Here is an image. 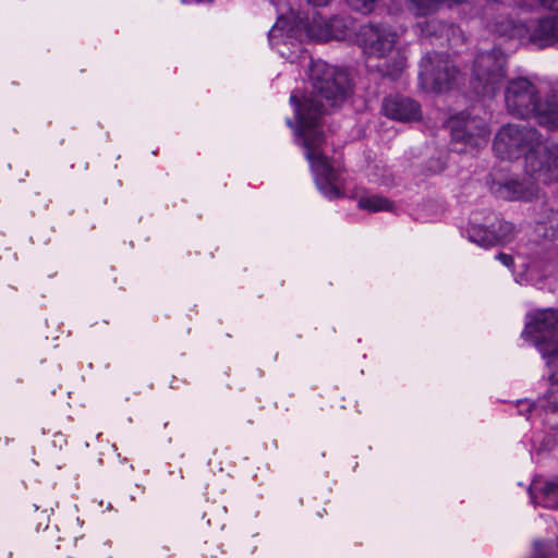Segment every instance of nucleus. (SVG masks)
<instances>
[{"label":"nucleus","mask_w":558,"mask_h":558,"mask_svg":"<svg viewBox=\"0 0 558 558\" xmlns=\"http://www.w3.org/2000/svg\"><path fill=\"white\" fill-rule=\"evenodd\" d=\"M541 93L543 92L526 77L509 81L505 92V101L509 113L522 119H535L542 101Z\"/></svg>","instance_id":"nucleus-9"},{"label":"nucleus","mask_w":558,"mask_h":558,"mask_svg":"<svg viewBox=\"0 0 558 558\" xmlns=\"http://www.w3.org/2000/svg\"><path fill=\"white\" fill-rule=\"evenodd\" d=\"M537 48H547L558 43V16L545 15L527 23L524 40Z\"/></svg>","instance_id":"nucleus-13"},{"label":"nucleus","mask_w":558,"mask_h":558,"mask_svg":"<svg viewBox=\"0 0 558 558\" xmlns=\"http://www.w3.org/2000/svg\"><path fill=\"white\" fill-rule=\"evenodd\" d=\"M287 124H288L289 126H291V128H294V126H293V123H292V121H291L290 119H288V120H287Z\"/></svg>","instance_id":"nucleus-30"},{"label":"nucleus","mask_w":558,"mask_h":558,"mask_svg":"<svg viewBox=\"0 0 558 558\" xmlns=\"http://www.w3.org/2000/svg\"><path fill=\"white\" fill-rule=\"evenodd\" d=\"M308 80L313 89L312 95L299 97L294 90L290 96L296 120V141L305 149V158L311 165L318 190L325 197L335 199L341 196L336 185L340 168L331 165L320 151L325 141L322 118L326 108L323 101L332 108L341 107L353 93V85L347 72L323 60H311Z\"/></svg>","instance_id":"nucleus-1"},{"label":"nucleus","mask_w":558,"mask_h":558,"mask_svg":"<svg viewBox=\"0 0 558 558\" xmlns=\"http://www.w3.org/2000/svg\"><path fill=\"white\" fill-rule=\"evenodd\" d=\"M452 141L464 143L472 148L485 146L489 137V129L486 121L478 117H471L461 112L451 117L448 121Z\"/></svg>","instance_id":"nucleus-10"},{"label":"nucleus","mask_w":558,"mask_h":558,"mask_svg":"<svg viewBox=\"0 0 558 558\" xmlns=\"http://www.w3.org/2000/svg\"><path fill=\"white\" fill-rule=\"evenodd\" d=\"M544 95L534 120L547 130L558 131V88L553 87Z\"/></svg>","instance_id":"nucleus-14"},{"label":"nucleus","mask_w":558,"mask_h":558,"mask_svg":"<svg viewBox=\"0 0 558 558\" xmlns=\"http://www.w3.org/2000/svg\"><path fill=\"white\" fill-rule=\"evenodd\" d=\"M519 408H520L519 409L520 414L530 413V414H537L539 416L543 414V411L541 409V403L536 404L534 402H530L529 400H524V401L519 402Z\"/></svg>","instance_id":"nucleus-24"},{"label":"nucleus","mask_w":558,"mask_h":558,"mask_svg":"<svg viewBox=\"0 0 558 558\" xmlns=\"http://www.w3.org/2000/svg\"><path fill=\"white\" fill-rule=\"evenodd\" d=\"M541 1V4L550 10V11H556L558 12V0H539Z\"/></svg>","instance_id":"nucleus-26"},{"label":"nucleus","mask_w":558,"mask_h":558,"mask_svg":"<svg viewBox=\"0 0 558 558\" xmlns=\"http://www.w3.org/2000/svg\"><path fill=\"white\" fill-rule=\"evenodd\" d=\"M490 229H493L495 235V244L509 243L517 234L514 225L509 221L499 220L497 223H493Z\"/></svg>","instance_id":"nucleus-21"},{"label":"nucleus","mask_w":558,"mask_h":558,"mask_svg":"<svg viewBox=\"0 0 558 558\" xmlns=\"http://www.w3.org/2000/svg\"><path fill=\"white\" fill-rule=\"evenodd\" d=\"M506 77V56L500 49L480 52L473 64L472 86L477 95L494 97Z\"/></svg>","instance_id":"nucleus-7"},{"label":"nucleus","mask_w":558,"mask_h":558,"mask_svg":"<svg viewBox=\"0 0 558 558\" xmlns=\"http://www.w3.org/2000/svg\"><path fill=\"white\" fill-rule=\"evenodd\" d=\"M357 206L372 213L390 211L393 209V204L388 198L379 195L362 196L357 202Z\"/></svg>","instance_id":"nucleus-19"},{"label":"nucleus","mask_w":558,"mask_h":558,"mask_svg":"<svg viewBox=\"0 0 558 558\" xmlns=\"http://www.w3.org/2000/svg\"><path fill=\"white\" fill-rule=\"evenodd\" d=\"M308 3L315 7L327 5L331 0H306Z\"/></svg>","instance_id":"nucleus-27"},{"label":"nucleus","mask_w":558,"mask_h":558,"mask_svg":"<svg viewBox=\"0 0 558 558\" xmlns=\"http://www.w3.org/2000/svg\"><path fill=\"white\" fill-rule=\"evenodd\" d=\"M531 498L544 508L557 509L558 508V476H554L546 481L545 484L538 488L533 486L530 489Z\"/></svg>","instance_id":"nucleus-16"},{"label":"nucleus","mask_w":558,"mask_h":558,"mask_svg":"<svg viewBox=\"0 0 558 558\" xmlns=\"http://www.w3.org/2000/svg\"><path fill=\"white\" fill-rule=\"evenodd\" d=\"M535 232L545 240L558 244V210L545 208L536 219Z\"/></svg>","instance_id":"nucleus-17"},{"label":"nucleus","mask_w":558,"mask_h":558,"mask_svg":"<svg viewBox=\"0 0 558 558\" xmlns=\"http://www.w3.org/2000/svg\"><path fill=\"white\" fill-rule=\"evenodd\" d=\"M533 5L527 2H505L490 0L484 7L483 15L487 31L505 40H524L527 34V22L521 17L523 13H531Z\"/></svg>","instance_id":"nucleus-6"},{"label":"nucleus","mask_w":558,"mask_h":558,"mask_svg":"<svg viewBox=\"0 0 558 558\" xmlns=\"http://www.w3.org/2000/svg\"><path fill=\"white\" fill-rule=\"evenodd\" d=\"M522 179L512 178L504 183L498 184L495 190L496 194L509 201H531L538 195L539 185H547L538 181L535 177L527 174Z\"/></svg>","instance_id":"nucleus-12"},{"label":"nucleus","mask_w":558,"mask_h":558,"mask_svg":"<svg viewBox=\"0 0 558 558\" xmlns=\"http://www.w3.org/2000/svg\"><path fill=\"white\" fill-rule=\"evenodd\" d=\"M377 1L378 0H347L352 9L365 14L371 13L375 9Z\"/></svg>","instance_id":"nucleus-23"},{"label":"nucleus","mask_w":558,"mask_h":558,"mask_svg":"<svg viewBox=\"0 0 558 558\" xmlns=\"http://www.w3.org/2000/svg\"><path fill=\"white\" fill-rule=\"evenodd\" d=\"M537 267H538L537 262H536V260H532V262H530V263L526 265V270H527V271H534V270H536V269H537Z\"/></svg>","instance_id":"nucleus-28"},{"label":"nucleus","mask_w":558,"mask_h":558,"mask_svg":"<svg viewBox=\"0 0 558 558\" xmlns=\"http://www.w3.org/2000/svg\"><path fill=\"white\" fill-rule=\"evenodd\" d=\"M421 33L425 37H442L450 35L454 36L460 33V28L454 26L453 24H448L439 20H428L424 23L420 24Z\"/></svg>","instance_id":"nucleus-18"},{"label":"nucleus","mask_w":558,"mask_h":558,"mask_svg":"<svg viewBox=\"0 0 558 558\" xmlns=\"http://www.w3.org/2000/svg\"><path fill=\"white\" fill-rule=\"evenodd\" d=\"M381 111L387 118L399 122H413L422 118L421 105L404 95H389L384 98Z\"/></svg>","instance_id":"nucleus-11"},{"label":"nucleus","mask_w":558,"mask_h":558,"mask_svg":"<svg viewBox=\"0 0 558 558\" xmlns=\"http://www.w3.org/2000/svg\"><path fill=\"white\" fill-rule=\"evenodd\" d=\"M557 555V546L551 542H534V555L532 558H554Z\"/></svg>","instance_id":"nucleus-22"},{"label":"nucleus","mask_w":558,"mask_h":558,"mask_svg":"<svg viewBox=\"0 0 558 558\" xmlns=\"http://www.w3.org/2000/svg\"><path fill=\"white\" fill-rule=\"evenodd\" d=\"M460 71L456 68L448 54L442 52H427L420 63V80L424 88L442 93L450 89Z\"/></svg>","instance_id":"nucleus-8"},{"label":"nucleus","mask_w":558,"mask_h":558,"mask_svg":"<svg viewBox=\"0 0 558 558\" xmlns=\"http://www.w3.org/2000/svg\"><path fill=\"white\" fill-rule=\"evenodd\" d=\"M549 379L550 388L538 402L544 413V423L550 428H556L558 427V378L551 376V369H549Z\"/></svg>","instance_id":"nucleus-15"},{"label":"nucleus","mask_w":558,"mask_h":558,"mask_svg":"<svg viewBox=\"0 0 558 558\" xmlns=\"http://www.w3.org/2000/svg\"><path fill=\"white\" fill-rule=\"evenodd\" d=\"M444 169V163L441 162H438V165L435 167V168H430V171H433L434 173L436 172H439Z\"/></svg>","instance_id":"nucleus-29"},{"label":"nucleus","mask_w":558,"mask_h":558,"mask_svg":"<svg viewBox=\"0 0 558 558\" xmlns=\"http://www.w3.org/2000/svg\"><path fill=\"white\" fill-rule=\"evenodd\" d=\"M496 258L508 268L513 265V257L509 254L499 253Z\"/></svg>","instance_id":"nucleus-25"},{"label":"nucleus","mask_w":558,"mask_h":558,"mask_svg":"<svg viewBox=\"0 0 558 558\" xmlns=\"http://www.w3.org/2000/svg\"><path fill=\"white\" fill-rule=\"evenodd\" d=\"M493 148L500 159L524 156V170L544 183H558V144H543L542 134L533 126L508 123L497 132Z\"/></svg>","instance_id":"nucleus-2"},{"label":"nucleus","mask_w":558,"mask_h":558,"mask_svg":"<svg viewBox=\"0 0 558 558\" xmlns=\"http://www.w3.org/2000/svg\"><path fill=\"white\" fill-rule=\"evenodd\" d=\"M398 32L388 23H367L360 26L356 44L369 58L388 59L380 68L384 76L397 80L407 66L405 50L399 45Z\"/></svg>","instance_id":"nucleus-3"},{"label":"nucleus","mask_w":558,"mask_h":558,"mask_svg":"<svg viewBox=\"0 0 558 558\" xmlns=\"http://www.w3.org/2000/svg\"><path fill=\"white\" fill-rule=\"evenodd\" d=\"M522 337L533 342L551 369V376L558 378V308L529 313Z\"/></svg>","instance_id":"nucleus-5"},{"label":"nucleus","mask_w":558,"mask_h":558,"mask_svg":"<svg viewBox=\"0 0 558 558\" xmlns=\"http://www.w3.org/2000/svg\"><path fill=\"white\" fill-rule=\"evenodd\" d=\"M288 21L281 14L272 28L269 31V41L274 43L279 37H296L302 40L304 37L315 41L340 40L347 36L351 21L342 16L324 19L317 11L312 10L306 16L294 15Z\"/></svg>","instance_id":"nucleus-4"},{"label":"nucleus","mask_w":558,"mask_h":558,"mask_svg":"<svg viewBox=\"0 0 558 558\" xmlns=\"http://www.w3.org/2000/svg\"><path fill=\"white\" fill-rule=\"evenodd\" d=\"M470 241L480 246L488 247L495 245V235L493 229L481 225L472 223L468 230Z\"/></svg>","instance_id":"nucleus-20"}]
</instances>
